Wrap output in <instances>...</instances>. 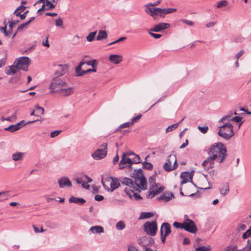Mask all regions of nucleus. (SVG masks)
Listing matches in <instances>:
<instances>
[{"label":"nucleus","mask_w":251,"mask_h":251,"mask_svg":"<svg viewBox=\"0 0 251 251\" xmlns=\"http://www.w3.org/2000/svg\"><path fill=\"white\" fill-rule=\"evenodd\" d=\"M67 83L60 78L56 77L52 79L50 85V93H59L63 87H67Z\"/></svg>","instance_id":"5"},{"label":"nucleus","mask_w":251,"mask_h":251,"mask_svg":"<svg viewBox=\"0 0 251 251\" xmlns=\"http://www.w3.org/2000/svg\"><path fill=\"white\" fill-rule=\"evenodd\" d=\"M75 88L73 87H63L59 93V95L63 97H67L74 93Z\"/></svg>","instance_id":"21"},{"label":"nucleus","mask_w":251,"mask_h":251,"mask_svg":"<svg viewBox=\"0 0 251 251\" xmlns=\"http://www.w3.org/2000/svg\"><path fill=\"white\" fill-rule=\"evenodd\" d=\"M218 128V135L226 140H229L234 136L233 126L231 123H226Z\"/></svg>","instance_id":"3"},{"label":"nucleus","mask_w":251,"mask_h":251,"mask_svg":"<svg viewBox=\"0 0 251 251\" xmlns=\"http://www.w3.org/2000/svg\"><path fill=\"white\" fill-rule=\"evenodd\" d=\"M131 125H132L130 124V122L123 124L121 125H120L118 127V128L115 130V132H117V131L121 130V129H122V128L129 127Z\"/></svg>","instance_id":"43"},{"label":"nucleus","mask_w":251,"mask_h":251,"mask_svg":"<svg viewBox=\"0 0 251 251\" xmlns=\"http://www.w3.org/2000/svg\"><path fill=\"white\" fill-rule=\"evenodd\" d=\"M68 66L66 64H59L56 66V70L55 73L57 77L64 75L68 71Z\"/></svg>","instance_id":"20"},{"label":"nucleus","mask_w":251,"mask_h":251,"mask_svg":"<svg viewBox=\"0 0 251 251\" xmlns=\"http://www.w3.org/2000/svg\"><path fill=\"white\" fill-rule=\"evenodd\" d=\"M152 6L151 4V3L147 4L145 5V11L147 13L151 14V13H152V10H155L154 8L151 7Z\"/></svg>","instance_id":"37"},{"label":"nucleus","mask_w":251,"mask_h":251,"mask_svg":"<svg viewBox=\"0 0 251 251\" xmlns=\"http://www.w3.org/2000/svg\"><path fill=\"white\" fill-rule=\"evenodd\" d=\"M176 9H175V8H164V9L161 8L160 17L164 18L166 14L174 12L176 11Z\"/></svg>","instance_id":"29"},{"label":"nucleus","mask_w":251,"mask_h":251,"mask_svg":"<svg viewBox=\"0 0 251 251\" xmlns=\"http://www.w3.org/2000/svg\"><path fill=\"white\" fill-rule=\"evenodd\" d=\"M19 129L18 128V126L17 125V124L10 125L8 127L4 128V130L9 131L11 132H13L14 131H16L19 130Z\"/></svg>","instance_id":"34"},{"label":"nucleus","mask_w":251,"mask_h":251,"mask_svg":"<svg viewBox=\"0 0 251 251\" xmlns=\"http://www.w3.org/2000/svg\"><path fill=\"white\" fill-rule=\"evenodd\" d=\"M61 130H55V131H52L50 133V136L51 138H54V137L57 136V135H58L61 133Z\"/></svg>","instance_id":"56"},{"label":"nucleus","mask_w":251,"mask_h":251,"mask_svg":"<svg viewBox=\"0 0 251 251\" xmlns=\"http://www.w3.org/2000/svg\"><path fill=\"white\" fill-rule=\"evenodd\" d=\"M170 27V24L166 23H160L150 29L152 32H160L164 29H167Z\"/></svg>","instance_id":"17"},{"label":"nucleus","mask_w":251,"mask_h":251,"mask_svg":"<svg viewBox=\"0 0 251 251\" xmlns=\"http://www.w3.org/2000/svg\"><path fill=\"white\" fill-rule=\"evenodd\" d=\"M110 61L114 64H118L122 61L123 57L122 55L112 54L109 57Z\"/></svg>","instance_id":"24"},{"label":"nucleus","mask_w":251,"mask_h":251,"mask_svg":"<svg viewBox=\"0 0 251 251\" xmlns=\"http://www.w3.org/2000/svg\"><path fill=\"white\" fill-rule=\"evenodd\" d=\"M19 22V20H13L9 21V29L6 30L7 24L5 25L4 26L0 27V31L4 34L5 37H10L12 34V31L15 25Z\"/></svg>","instance_id":"13"},{"label":"nucleus","mask_w":251,"mask_h":251,"mask_svg":"<svg viewBox=\"0 0 251 251\" xmlns=\"http://www.w3.org/2000/svg\"><path fill=\"white\" fill-rule=\"evenodd\" d=\"M163 189L164 188L162 187H158L156 184H153L150 187L149 196H151V198H152L157 194L162 192Z\"/></svg>","instance_id":"18"},{"label":"nucleus","mask_w":251,"mask_h":251,"mask_svg":"<svg viewBox=\"0 0 251 251\" xmlns=\"http://www.w3.org/2000/svg\"><path fill=\"white\" fill-rule=\"evenodd\" d=\"M45 8L46 10H50L54 8L55 7V4L53 3H51V2L49 0H46L45 3Z\"/></svg>","instance_id":"36"},{"label":"nucleus","mask_w":251,"mask_h":251,"mask_svg":"<svg viewBox=\"0 0 251 251\" xmlns=\"http://www.w3.org/2000/svg\"><path fill=\"white\" fill-rule=\"evenodd\" d=\"M149 33L151 36L154 38L155 39H159L162 36V35L161 34L153 33L151 32H149Z\"/></svg>","instance_id":"59"},{"label":"nucleus","mask_w":251,"mask_h":251,"mask_svg":"<svg viewBox=\"0 0 251 251\" xmlns=\"http://www.w3.org/2000/svg\"><path fill=\"white\" fill-rule=\"evenodd\" d=\"M8 196H9L8 191H3L0 192V201H2L4 200L7 199Z\"/></svg>","instance_id":"41"},{"label":"nucleus","mask_w":251,"mask_h":251,"mask_svg":"<svg viewBox=\"0 0 251 251\" xmlns=\"http://www.w3.org/2000/svg\"><path fill=\"white\" fill-rule=\"evenodd\" d=\"M245 53V50H241L238 52L235 56V58L236 60H239V58Z\"/></svg>","instance_id":"57"},{"label":"nucleus","mask_w":251,"mask_h":251,"mask_svg":"<svg viewBox=\"0 0 251 251\" xmlns=\"http://www.w3.org/2000/svg\"><path fill=\"white\" fill-rule=\"evenodd\" d=\"M143 168L148 170H151L152 169V165L149 162H145L143 163Z\"/></svg>","instance_id":"50"},{"label":"nucleus","mask_w":251,"mask_h":251,"mask_svg":"<svg viewBox=\"0 0 251 251\" xmlns=\"http://www.w3.org/2000/svg\"><path fill=\"white\" fill-rule=\"evenodd\" d=\"M183 229L192 233L197 232L198 229L194 221L190 219H186L184 222Z\"/></svg>","instance_id":"12"},{"label":"nucleus","mask_w":251,"mask_h":251,"mask_svg":"<svg viewBox=\"0 0 251 251\" xmlns=\"http://www.w3.org/2000/svg\"><path fill=\"white\" fill-rule=\"evenodd\" d=\"M228 4V2L226 0H222L219 2L217 5V8H221L226 6Z\"/></svg>","instance_id":"46"},{"label":"nucleus","mask_w":251,"mask_h":251,"mask_svg":"<svg viewBox=\"0 0 251 251\" xmlns=\"http://www.w3.org/2000/svg\"><path fill=\"white\" fill-rule=\"evenodd\" d=\"M97 34V31L90 32L86 37V39L88 42H92L94 40L95 37Z\"/></svg>","instance_id":"40"},{"label":"nucleus","mask_w":251,"mask_h":251,"mask_svg":"<svg viewBox=\"0 0 251 251\" xmlns=\"http://www.w3.org/2000/svg\"><path fill=\"white\" fill-rule=\"evenodd\" d=\"M107 38V33L105 30H100L98 32V35L97 37V40L100 41L105 39Z\"/></svg>","instance_id":"30"},{"label":"nucleus","mask_w":251,"mask_h":251,"mask_svg":"<svg viewBox=\"0 0 251 251\" xmlns=\"http://www.w3.org/2000/svg\"><path fill=\"white\" fill-rule=\"evenodd\" d=\"M141 117H142V115L141 114H139V115H137V116L131 119V121L130 122V124L132 125L134 123H135L138 120H139Z\"/></svg>","instance_id":"54"},{"label":"nucleus","mask_w":251,"mask_h":251,"mask_svg":"<svg viewBox=\"0 0 251 251\" xmlns=\"http://www.w3.org/2000/svg\"><path fill=\"white\" fill-rule=\"evenodd\" d=\"M71 203H75L79 205H82L85 202V200L83 198H76L74 196L71 197L69 200Z\"/></svg>","instance_id":"26"},{"label":"nucleus","mask_w":251,"mask_h":251,"mask_svg":"<svg viewBox=\"0 0 251 251\" xmlns=\"http://www.w3.org/2000/svg\"><path fill=\"white\" fill-rule=\"evenodd\" d=\"M85 64L91 66L92 67H97L98 61L96 60L85 62Z\"/></svg>","instance_id":"48"},{"label":"nucleus","mask_w":251,"mask_h":251,"mask_svg":"<svg viewBox=\"0 0 251 251\" xmlns=\"http://www.w3.org/2000/svg\"><path fill=\"white\" fill-rule=\"evenodd\" d=\"M63 24V22L62 19L61 18H59L56 20L55 21V25L57 26H62Z\"/></svg>","instance_id":"55"},{"label":"nucleus","mask_w":251,"mask_h":251,"mask_svg":"<svg viewBox=\"0 0 251 251\" xmlns=\"http://www.w3.org/2000/svg\"><path fill=\"white\" fill-rule=\"evenodd\" d=\"M177 166L176 155L175 154H171L167 157L163 168L166 171L170 172L176 169Z\"/></svg>","instance_id":"6"},{"label":"nucleus","mask_w":251,"mask_h":251,"mask_svg":"<svg viewBox=\"0 0 251 251\" xmlns=\"http://www.w3.org/2000/svg\"><path fill=\"white\" fill-rule=\"evenodd\" d=\"M198 129L201 133L205 134L207 132V131L208 130V127L207 126H203V127L199 126Z\"/></svg>","instance_id":"51"},{"label":"nucleus","mask_w":251,"mask_h":251,"mask_svg":"<svg viewBox=\"0 0 251 251\" xmlns=\"http://www.w3.org/2000/svg\"><path fill=\"white\" fill-rule=\"evenodd\" d=\"M246 226L245 224H240L238 225L236 230L237 231L240 232L242 231H244L246 229Z\"/></svg>","instance_id":"49"},{"label":"nucleus","mask_w":251,"mask_h":251,"mask_svg":"<svg viewBox=\"0 0 251 251\" xmlns=\"http://www.w3.org/2000/svg\"><path fill=\"white\" fill-rule=\"evenodd\" d=\"M215 158L211 155H208V157L203 162L202 166L204 170H209V169H212L214 167V161L216 160Z\"/></svg>","instance_id":"16"},{"label":"nucleus","mask_w":251,"mask_h":251,"mask_svg":"<svg viewBox=\"0 0 251 251\" xmlns=\"http://www.w3.org/2000/svg\"><path fill=\"white\" fill-rule=\"evenodd\" d=\"M104 199V197L101 196V195H96L95 196V200L97 201H101L102 200H103Z\"/></svg>","instance_id":"62"},{"label":"nucleus","mask_w":251,"mask_h":251,"mask_svg":"<svg viewBox=\"0 0 251 251\" xmlns=\"http://www.w3.org/2000/svg\"><path fill=\"white\" fill-rule=\"evenodd\" d=\"M233 115L232 111L229 112L227 115L222 117L219 120V123H223L226 120L227 121H232V118L231 117Z\"/></svg>","instance_id":"31"},{"label":"nucleus","mask_w":251,"mask_h":251,"mask_svg":"<svg viewBox=\"0 0 251 251\" xmlns=\"http://www.w3.org/2000/svg\"><path fill=\"white\" fill-rule=\"evenodd\" d=\"M101 183L105 189L110 192H113L120 185L118 179L113 177L102 178Z\"/></svg>","instance_id":"4"},{"label":"nucleus","mask_w":251,"mask_h":251,"mask_svg":"<svg viewBox=\"0 0 251 251\" xmlns=\"http://www.w3.org/2000/svg\"><path fill=\"white\" fill-rule=\"evenodd\" d=\"M145 232L149 235L155 236L157 230V226L155 221L147 222L144 225Z\"/></svg>","instance_id":"11"},{"label":"nucleus","mask_w":251,"mask_h":251,"mask_svg":"<svg viewBox=\"0 0 251 251\" xmlns=\"http://www.w3.org/2000/svg\"><path fill=\"white\" fill-rule=\"evenodd\" d=\"M181 21L185 23V24L191 26L193 25L194 24L193 22L186 19H182L181 20Z\"/></svg>","instance_id":"60"},{"label":"nucleus","mask_w":251,"mask_h":251,"mask_svg":"<svg viewBox=\"0 0 251 251\" xmlns=\"http://www.w3.org/2000/svg\"><path fill=\"white\" fill-rule=\"evenodd\" d=\"M126 39V37H121L119 39H118V40L113 42H111L109 44V45H111L112 44H115V43H119L121 41H124Z\"/></svg>","instance_id":"58"},{"label":"nucleus","mask_w":251,"mask_h":251,"mask_svg":"<svg viewBox=\"0 0 251 251\" xmlns=\"http://www.w3.org/2000/svg\"><path fill=\"white\" fill-rule=\"evenodd\" d=\"M37 121V120H34V121H29V122H27L26 123H25L24 120H22V121H20V122H19L18 123H17L16 124L18 126V128L20 129V128L21 127H22L23 126H25V125L26 124L33 123H34V122H36Z\"/></svg>","instance_id":"44"},{"label":"nucleus","mask_w":251,"mask_h":251,"mask_svg":"<svg viewBox=\"0 0 251 251\" xmlns=\"http://www.w3.org/2000/svg\"><path fill=\"white\" fill-rule=\"evenodd\" d=\"M132 158V162L133 163L137 164L140 162V158L139 155H136L134 153V155H131L130 156Z\"/></svg>","instance_id":"42"},{"label":"nucleus","mask_w":251,"mask_h":251,"mask_svg":"<svg viewBox=\"0 0 251 251\" xmlns=\"http://www.w3.org/2000/svg\"><path fill=\"white\" fill-rule=\"evenodd\" d=\"M133 177L134 178V182L129 178L125 177L122 181V183L139 192L141 191L139 189L143 190L147 189V180L141 169L135 170Z\"/></svg>","instance_id":"1"},{"label":"nucleus","mask_w":251,"mask_h":251,"mask_svg":"<svg viewBox=\"0 0 251 251\" xmlns=\"http://www.w3.org/2000/svg\"><path fill=\"white\" fill-rule=\"evenodd\" d=\"M184 118L182 119L179 123H176V124H173L170 126H169L166 129V132H170V131H172L173 130H174L178 126L179 124L180 123H181L183 120Z\"/></svg>","instance_id":"35"},{"label":"nucleus","mask_w":251,"mask_h":251,"mask_svg":"<svg viewBox=\"0 0 251 251\" xmlns=\"http://www.w3.org/2000/svg\"><path fill=\"white\" fill-rule=\"evenodd\" d=\"M19 70L16 65L7 66L5 69V73L7 75H14Z\"/></svg>","instance_id":"22"},{"label":"nucleus","mask_w":251,"mask_h":251,"mask_svg":"<svg viewBox=\"0 0 251 251\" xmlns=\"http://www.w3.org/2000/svg\"><path fill=\"white\" fill-rule=\"evenodd\" d=\"M196 251H210V249L205 246H201L197 248L195 250Z\"/></svg>","instance_id":"53"},{"label":"nucleus","mask_w":251,"mask_h":251,"mask_svg":"<svg viewBox=\"0 0 251 251\" xmlns=\"http://www.w3.org/2000/svg\"><path fill=\"white\" fill-rule=\"evenodd\" d=\"M89 231L93 233L100 234L104 232V229L102 226H92Z\"/></svg>","instance_id":"28"},{"label":"nucleus","mask_w":251,"mask_h":251,"mask_svg":"<svg viewBox=\"0 0 251 251\" xmlns=\"http://www.w3.org/2000/svg\"><path fill=\"white\" fill-rule=\"evenodd\" d=\"M30 63V59L29 57L23 56L17 58L14 62L19 70H23L25 71L28 70V66Z\"/></svg>","instance_id":"7"},{"label":"nucleus","mask_w":251,"mask_h":251,"mask_svg":"<svg viewBox=\"0 0 251 251\" xmlns=\"http://www.w3.org/2000/svg\"><path fill=\"white\" fill-rule=\"evenodd\" d=\"M153 215L151 212H142L141 213L140 219H146L151 217Z\"/></svg>","instance_id":"38"},{"label":"nucleus","mask_w":251,"mask_h":251,"mask_svg":"<svg viewBox=\"0 0 251 251\" xmlns=\"http://www.w3.org/2000/svg\"><path fill=\"white\" fill-rule=\"evenodd\" d=\"M127 251H138V249L133 246L128 247Z\"/></svg>","instance_id":"64"},{"label":"nucleus","mask_w":251,"mask_h":251,"mask_svg":"<svg viewBox=\"0 0 251 251\" xmlns=\"http://www.w3.org/2000/svg\"><path fill=\"white\" fill-rule=\"evenodd\" d=\"M116 227L118 230H121L125 228L126 225L123 221H120L116 224Z\"/></svg>","instance_id":"39"},{"label":"nucleus","mask_w":251,"mask_h":251,"mask_svg":"<svg viewBox=\"0 0 251 251\" xmlns=\"http://www.w3.org/2000/svg\"><path fill=\"white\" fill-rule=\"evenodd\" d=\"M242 119V118L241 117L235 116L232 119V121H234L235 122L238 123L240 122Z\"/></svg>","instance_id":"63"},{"label":"nucleus","mask_w":251,"mask_h":251,"mask_svg":"<svg viewBox=\"0 0 251 251\" xmlns=\"http://www.w3.org/2000/svg\"><path fill=\"white\" fill-rule=\"evenodd\" d=\"M154 11L152 10V13H151L150 15L153 17L154 19H156L157 16L160 17L161 8L155 7L154 8Z\"/></svg>","instance_id":"33"},{"label":"nucleus","mask_w":251,"mask_h":251,"mask_svg":"<svg viewBox=\"0 0 251 251\" xmlns=\"http://www.w3.org/2000/svg\"><path fill=\"white\" fill-rule=\"evenodd\" d=\"M25 153L22 152H16L12 154V159L15 161H21L23 159Z\"/></svg>","instance_id":"27"},{"label":"nucleus","mask_w":251,"mask_h":251,"mask_svg":"<svg viewBox=\"0 0 251 251\" xmlns=\"http://www.w3.org/2000/svg\"><path fill=\"white\" fill-rule=\"evenodd\" d=\"M28 25L26 23H24L19 25L17 28V31L23 30L25 27H26Z\"/></svg>","instance_id":"61"},{"label":"nucleus","mask_w":251,"mask_h":251,"mask_svg":"<svg viewBox=\"0 0 251 251\" xmlns=\"http://www.w3.org/2000/svg\"><path fill=\"white\" fill-rule=\"evenodd\" d=\"M220 194L222 196L226 195L229 192V186L228 183L224 182L221 184V187L219 188Z\"/></svg>","instance_id":"25"},{"label":"nucleus","mask_w":251,"mask_h":251,"mask_svg":"<svg viewBox=\"0 0 251 251\" xmlns=\"http://www.w3.org/2000/svg\"><path fill=\"white\" fill-rule=\"evenodd\" d=\"M173 226L176 227V228H182V229H183V227H184V223H178V222H175L173 224Z\"/></svg>","instance_id":"52"},{"label":"nucleus","mask_w":251,"mask_h":251,"mask_svg":"<svg viewBox=\"0 0 251 251\" xmlns=\"http://www.w3.org/2000/svg\"><path fill=\"white\" fill-rule=\"evenodd\" d=\"M58 182L59 187L63 188L65 187H72V182L67 177H61L58 180Z\"/></svg>","instance_id":"19"},{"label":"nucleus","mask_w":251,"mask_h":251,"mask_svg":"<svg viewBox=\"0 0 251 251\" xmlns=\"http://www.w3.org/2000/svg\"><path fill=\"white\" fill-rule=\"evenodd\" d=\"M226 152V147L221 142L212 145L207 151L208 155L217 159L219 163L224 161L227 156Z\"/></svg>","instance_id":"2"},{"label":"nucleus","mask_w":251,"mask_h":251,"mask_svg":"<svg viewBox=\"0 0 251 251\" xmlns=\"http://www.w3.org/2000/svg\"><path fill=\"white\" fill-rule=\"evenodd\" d=\"M250 236H251V226L243 234L242 237L243 239H247ZM226 251H251V241L248 240L247 245L241 251L239 250L236 246H233L228 247Z\"/></svg>","instance_id":"8"},{"label":"nucleus","mask_w":251,"mask_h":251,"mask_svg":"<svg viewBox=\"0 0 251 251\" xmlns=\"http://www.w3.org/2000/svg\"><path fill=\"white\" fill-rule=\"evenodd\" d=\"M171 226L168 223H164L161 227L160 233L161 239L163 243H164L166 237L171 233Z\"/></svg>","instance_id":"14"},{"label":"nucleus","mask_w":251,"mask_h":251,"mask_svg":"<svg viewBox=\"0 0 251 251\" xmlns=\"http://www.w3.org/2000/svg\"><path fill=\"white\" fill-rule=\"evenodd\" d=\"M107 144L106 143L101 144L100 148L92 154V157L95 160H100L105 157L107 152Z\"/></svg>","instance_id":"10"},{"label":"nucleus","mask_w":251,"mask_h":251,"mask_svg":"<svg viewBox=\"0 0 251 251\" xmlns=\"http://www.w3.org/2000/svg\"><path fill=\"white\" fill-rule=\"evenodd\" d=\"M125 192L126 193V194L129 196V197L130 199H132V197H133V193H134L133 190H132L130 189L126 188L125 189Z\"/></svg>","instance_id":"45"},{"label":"nucleus","mask_w":251,"mask_h":251,"mask_svg":"<svg viewBox=\"0 0 251 251\" xmlns=\"http://www.w3.org/2000/svg\"><path fill=\"white\" fill-rule=\"evenodd\" d=\"M131 155H134L133 152H126L123 154L122 159L119 164V169H123L127 166L132 164Z\"/></svg>","instance_id":"9"},{"label":"nucleus","mask_w":251,"mask_h":251,"mask_svg":"<svg viewBox=\"0 0 251 251\" xmlns=\"http://www.w3.org/2000/svg\"><path fill=\"white\" fill-rule=\"evenodd\" d=\"M35 108L37 111V113L38 114V115H43L44 114L45 110L43 107L39 106L38 104H36L35 105Z\"/></svg>","instance_id":"47"},{"label":"nucleus","mask_w":251,"mask_h":251,"mask_svg":"<svg viewBox=\"0 0 251 251\" xmlns=\"http://www.w3.org/2000/svg\"><path fill=\"white\" fill-rule=\"evenodd\" d=\"M180 177L182 179L181 182V185H183V184L187 183L188 182L189 179L191 181L192 180V176H191V174L188 172L182 173L180 175Z\"/></svg>","instance_id":"23"},{"label":"nucleus","mask_w":251,"mask_h":251,"mask_svg":"<svg viewBox=\"0 0 251 251\" xmlns=\"http://www.w3.org/2000/svg\"><path fill=\"white\" fill-rule=\"evenodd\" d=\"M174 197L173 193L165 194L160 196V199L165 201H168Z\"/></svg>","instance_id":"32"},{"label":"nucleus","mask_w":251,"mask_h":251,"mask_svg":"<svg viewBox=\"0 0 251 251\" xmlns=\"http://www.w3.org/2000/svg\"><path fill=\"white\" fill-rule=\"evenodd\" d=\"M86 62L85 61H81L78 66H77L75 69V72L77 76H82L88 73H90L91 72H96L97 71V67H92L93 69H88L87 70H82V67L85 65Z\"/></svg>","instance_id":"15"}]
</instances>
